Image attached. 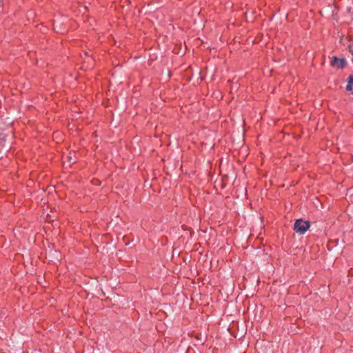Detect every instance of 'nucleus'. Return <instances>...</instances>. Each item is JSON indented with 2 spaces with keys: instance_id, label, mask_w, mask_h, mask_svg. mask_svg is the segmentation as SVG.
I'll use <instances>...</instances> for the list:
<instances>
[{
  "instance_id": "f03ea898",
  "label": "nucleus",
  "mask_w": 353,
  "mask_h": 353,
  "mask_svg": "<svg viewBox=\"0 0 353 353\" xmlns=\"http://www.w3.org/2000/svg\"><path fill=\"white\" fill-rule=\"evenodd\" d=\"M331 64L332 65L337 67L338 68H343L345 66V61L343 59L333 57L331 61Z\"/></svg>"
},
{
  "instance_id": "20e7f679",
  "label": "nucleus",
  "mask_w": 353,
  "mask_h": 353,
  "mask_svg": "<svg viewBox=\"0 0 353 353\" xmlns=\"http://www.w3.org/2000/svg\"><path fill=\"white\" fill-rule=\"evenodd\" d=\"M347 83H348L349 84H353V74L350 75V76L348 77Z\"/></svg>"
},
{
  "instance_id": "f257e3e1",
  "label": "nucleus",
  "mask_w": 353,
  "mask_h": 353,
  "mask_svg": "<svg viewBox=\"0 0 353 353\" xmlns=\"http://www.w3.org/2000/svg\"><path fill=\"white\" fill-rule=\"evenodd\" d=\"M310 224L309 221H303V219H297L294 225V230L295 232L301 235L304 234L306 231L310 228Z\"/></svg>"
},
{
  "instance_id": "7ed1b4c3",
  "label": "nucleus",
  "mask_w": 353,
  "mask_h": 353,
  "mask_svg": "<svg viewBox=\"0 0 353 353\" xmlns=\"http://www.w3.org/2000/svg\"><path fill=\"white\" fill-rule=\"evenodd\" d=\"M352 84H349V83H347V85H346V90H347V91L352 92V93H353V88H352Z\"/></svg>"
}]
</instances>
